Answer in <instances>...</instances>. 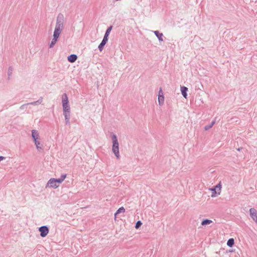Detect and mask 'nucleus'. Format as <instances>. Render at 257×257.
Listing matches in <instances>:
<instances>
[{
	"label": "nucleus",
	"mask_w": 257,
	"mask_h": 257,
	"mask_svg": "<svg viewBox=\"0 0 257 257\" xmlns=\"http://www.w3.org/2000/svg\"><path fill=\"white\" fill-rule=\"evenodd\" d=\"M42 101H43V97H40V98L37 101L27 103V104H29V105H38V104H41L42 102Z\"/></svg>",
	"instance_id": "15"
},
{
	"label": "nucleus",
	"mask_w": 257,
	"mask_h": 257,
	"mask_svg": "<svg viewBox=\"0 0 257 257\" xmlns=\"http://www.w3.org/2000/svg\"><path fill=\"white\" fill-rule=\"evenodd\" d=\"M234 243V240L233 238H229L227 242V245L229 247H232Z\"/></svg>",
	"instance_id": "18"
},
{
	"label": "nucleus",
	"mask_w": 257,
	"mask_h": 257,
	"mask_svg": "<svg viewBox=\"0 0 257 257\" xmlns=\"http://www.w3.org/2000/svg\"><path fill=\"white\" fill-rule=\"evenodd\" d=\"M211 128V126L209 124H208V125H207L205 126L204 130L207 131V130H209Z\"/></svg>",
	"instance_id": "25"
},
{
	"label": "nucleus",
	"mask_w": 257,
	"mask_h": 257,
	"mask_svg": "<svg viewBox=\"0 0 257 257\" xmlns=\"http://www.w3.org/2000/svg\"><path fill=\"white\" fill-rule=\"evenodd\" d=\"M63 115H64V117H65V121L66 124L69 125L70 124L69 119H70V112L63 113Z\"/></svg>",
	"instance_id": "11"
},
{
	"label": "nucleus",
	"mask_w": 257,
	"mask_h": 257,
	"mask_svg": "<svg viewBox=\"0 0 257 257\" xmlns=\"http://www.w3.org/2000/svg\"><path fill=\"white\" fill-rule=\"evenodd\" d=\"M60 34H58L56 32H54V33H53V38H56L57 39H58L60 36Z\"/></svg>",
	"instance_id": "24"
},
{
	"label": "nucleus",
	"mask_w": 257,
	"mask_h": 257,
	"mask_svg": "<svg viewBox=\"0 0 257 257\" xmlns=\"http://www.w3.org/2000/svg\"><path fill=\"white\" fill-rule=\"evenodd\" d=\"M155 36L158 38V40L160 42H162L163 41V33H160L158 31H155L153 32Z\"/></svg>",
	"instance_id": "10"
},
{
	"label": "nucleus",
	"mask_w": 257,
	"mask_h": 257,
	"mask_svg": "<svg viewBox=\"0 0 257 257\" xmlns=\"http://www.w3.org/2000/svg\"><path fill=\"white\" fill-rule=\"evenodd\" d=\"M13 70V69L12 66H10L9 67L8 71V74L9 77H10L12 75Z\"/></svg>",
	"instance_id": "22"
},
{
	"label": "nucleus",
	"mask_w": 257,
	"mask_h": 257,
	"mask_svg": "<svg viewBox=\"0 0 257 257\" xmlns=\"http://www.w3.org/2000/svg\"><path fill=\"white\" fill-rule=\"evenodd\" d=\"M66 177V174H62L60 178L55 179V182L57 184L61 183Z\"/></svg>",
	"instance_id": "14"
},
{
	"label": "nucleus",
	"mask_w": 257,
	"mask_h": 257,
	"mask_svg": "<svg viewBox=\"0 0 257 257\" xmlns=\"http://www.w3.org/2000/svg\"><path fill=\"white\" fill-rule=\"evenodd\" d=\"M188 91V88L185 86H181V91L183 96L185 98H187V92Z\"/></svg>",
	"instance_id": "13"
},
{
	"label": "nucleus",
	"mask_w": 257,
	"mask_h": 257,
	"mask_svg": "<svg viewBox=\"0 0 257 257\" xmlns=\"http://www.w3.org/2000/svg\"><path fill=\"white\" fill-rule=\"evenodd\" d=\"M124 212H125V209L124 208V207H121L115 213L114 216H115V217H116V215L117 214H118L119 213H123Z\"/></svg>",
	"instance_id": "19"
},
{
	"label": "nucleus",
	"mask_w": 257,
	"mask_h": 257,
	"mask_svg": "<svg viewBox=\"0 0 257 257\" xmlns=\"http://www.w3.org/2000/svg\"><path fill=\"white\" fill-rule=\"evenodd\" d=\"M28 104H23L22 105H21L20 107V109H25V107L26 105H28Z\"/></svg>",
	"instance_id": "26"
},
{
	"label": "nucleus",
	"mask_w": 257,
	"mask_h": 257,
	"mask_svg": "<svg viewBox=\"0 0 257 257\" xmlns=\"http://www.w3.org/2000/svg\"><path fill=\"white\" fill-rule=\"evenodd\" d=\"M215 189H216V188L215 187L214 188L211 189V191H213L212 193H214L215 194L216 193V192L215 191Z\"/></svg>",
	"instance_id": "29"
},
{
	"label": "nucleus",
	"mask_w": 257,
	"mask_h": 257,
	"mask_svg": "<svg viewBox=\"0 0 257 257\" xmlns=\"http://www.w3.org/2000/svg\"><path fill=\"white\" fill-rule=\"evenodd\" d=\"M78 57L76 54H71L67 57L68 61L70 63H74L75 62Z\"/></svg>",
	"instance_id": "9"
},
{
	"label": "nucleus",
	"mask_w": 257,
	"mask_h": 257,
	"mask_svg": "<svg viewBox=\"0 0 257 257\" xmlns=\"http://www.w3.org/2000/svg\"><path fill=\"white\" fill-rule=\"evenodd\" d=\"M64 16L63 14L59 13L56 19V26L64 28Z\"/></svg>",
	"instance_id": "4"
},
{
	"label": "nucleus",
	"mask_w": 257,
	"mask_h": 257,
	"mask_svg": "<svg viewBox=\"0 0 257 257\" xmlns=\"http://www.w3.org/2000/svg\"><path fill=\"white\" fill-rule=\"evenodd\" d=\"M212 222L211 220L208 219H203L201 222L202 225H206L210 224Z\"/></svg>",
	"instance_id": "17"
},
{
	"label": "nucleus",
	"mask_w": 257,
	"mask_h": 257,
	"mask_svg": "<svg viewBox=\"0 0 257 257\" xmlns=\"http://www.w3.org/2000/svg\"><path fill=\"white\" fill-rule=\"evenodd\" d=\"M34 142L35 143V144L36 145L37 149L38 151H40L41 150H43V149L42 147L41 146V143L39 141H38V140H36Z\"/></svg>",
	"instance_id": "16"
},
{
	"label": "nucleus",
	"mask_w": 257,
	"mask_h": 257,
	"mask_svg": "<svg viewBox=\"0 0 257 257\" xmlns=\"http://www.w3.org/2000/svg\"><path fill=\"white\" fill-rule=\"evenodd\" d=\"M39 231L40 232V236L42 237H44L48 234L49 229L47 226L44 225L40 227L39 228Z\"/></svg>",
	"instance_id": "5"
},
{
	"label": "nucleus",
	"mask_w": 257,
	"mask_h": 257,
	"mask_svg": "<svg viewBox=\"0 0 257 257\" xmlns=\"http://www.w3.org/2000/svg\"><path fill=\"white\" fill-rule=\"evenodd\" d=\"M62 106L63 113L70 112V108L68 104V99L66 93H64L62 95Z\"/></svg>",
	"instance_id": "3"
},
{
	"label": "nucleus",
	"mask_w": 257,
	"mask_h": 257,
	"mask_svg": "<svg viewBox=\"0 0 257 257\" xmlns=\"http://www.w3.org/2000/svg\"><path fill=\"white\" fill-rule=\"evenodd\" d=\"M112 29V26H110L107 29L106 31H105V33L104 36L103 37V38L102 39V41H101L100 44L99 45L98 47V49L100 51H101L103 50L104 46L107 42L108 37Z\"/></svg>",
	"instance_id": "2"
},
{
	"label": "nucleus",
	"mask_w": 257,
	"mask_h": 257,
	"mask_svg": "<svg viewBox=\"0 0 257 257\" xmlns=\"http://www.w3.org/2000/svg\"><path fill=\"white\" fill-rule=\"evenodd\" d=\"M32 137L34 141L37 140L38 139L39 133L37 131L35 130H33L32 131Z\"/></svg>",
	"instance_id": "12"
},
{
	"label": "nucleus",
	"mask_w": 257,
	"mask_h": 257,
	"mask_svg": "<svg viewBox=\"0 0 257 257\" xmlns=\"http://www.w3.org/2000/svg\"><path fill=\"white\" fill-rule=\"evenodd\" d=\"M158 101L160 105H162L164 101V97L162 89H161L159 92Z\"/></svg>",
	"instance_id": "8"
},
{
	"label": "nucleus",
	"mask_w": 257,
	"mask_h": 257,
	"mask_svg": "<svg viewBox=\"0 0 257 257\" xmlns=\"http://www.w3.org/2000/svg\"><path fill=\"white\" fill-rule=\"evenodd\" d=\"M142 224V223L141 221H138L135 225L136 228H137V229L139 228L141 226Z\"/></svg>",
	"instance_id": "23"
},
{
	"label": "nucleus",
	"mask_w": 257,
	"mask_h": 257,
	"mask_svg": "<svg viewBox=\"0 0 257 257\" xmlns=\"http://www.w3.org/2000/svg\"><path fill=\"white\" fill-rule=\"evenodd\" d=\"M111 138L112 140V150L117 159L119 158V144L117 141V137L115 134H112Z\"/></svg>",
	"instance_id": "1"
},
{
	"label": "nucleus",
	"mask_w": 257,
	"mask_h": 257,
	"mask_svg": "<svg viewBox=\"0 0 257 257\" xmlns=\"http://www.w3.org/2000/svg\"><path fill=\"white\" fill-rule=\"evenodd\" d=\"M63 29H64V28L55 26V30H54V32L60 34Z\"/></svg>",
	"instance_id": "20"
},
{
	"label": "nucleus",
	"mask_w": 257,
	"mask_h": 257,
	"mask_svg": "<svg viewBox=\"0 0 257 257\" xmlns=\"http://www.w3.org/2000/svg\"><path fill=\"white\" fill-rule=\"evenodd\" d=\"M215 122V120H213L212 121L210 124H209V125L211 126V127H212L213 126V125L214 124Z\"/></svg>",
	"instance_id": "27"
},
{
	"label": "nucleus",
	"mask_w": 257,
	"mask_h": 257,
	"mask_svg": "<svg viewBox=\"0 0 257 257\" xmlns=\"http://www.w3.org/2000/svg\"><path fill=\"white\" fill-rule=\"evenodd\" d=\"M219 188V191H220V189H221V185L220 184H218L216 187L215 188Z\"/></svg>",
	"instance_id": "28"
},
{
	"label": "nucleus",
	"mask_w": 257,
	"mask_h": 257,
	"mask_svg": "<svg viewBox=\"0 0 257 257\" xmlns=\"http://www.w3.org/2000/svg\"><path fill=\"white\" fill-rule=\"evenodd\" d=\"M5 158L3 156H0V162L3 160H4Z\"/></svg>",
	"instance_id": "30"
},
{
	"label": "nucleus",
	"mask_w": 257,
	"mask_h": 257,
	"mask_svg": "<svg viewBox=\"0 0 257 257\" xmlns=\"http://www.w3.org/2000/svg\"><path fill=\"white\" fill-rule=\"evenodd\" d=\"M249 214L251 218L257 224V210L254 208H251L249 209Z\"/></svg>",
	"instance_id": "7"
},
{
	"label": "nucleus",
	"mask_w": 257,
	"mask_h": 257,
	"mask_svg": "<svg viewBox=\"0 0 257 257\" xmlns=\"http://www.w3.org/2000/svg\"><path fill=\"white\" fill-rule=\"evenodd\" d=\"M215 194L214 193H212V194L211 195V197H215Z\"/></svg>",
	"instance_id": "31"
},
{
	"label": "nucleus",
	"mask_w": 257,
	"mask_h": 257,
	"mask_svg": "<svg viewBox=\"0 0 257 257\" xmlns=\"http://www.w3.org/2000/svg\"><path fill=\"white\" fill-rule=\"evenodd\" d=\"M59 185L57 184V183L55 181V178H51L47 183L46 186V188L47 187H51L53 188H57L58 187Z\"/></svg>",
	"instance_id": "6"
},
{
	"label": "nucleus",
	"mask_w": 257,
	"mask_h": 257,
	"mask_svg": "<svg viewBox=\"0 0 257 257\" xmlns=\"http://www.w3.org/2000/svg\"><path fill=\"white\" fill-rule=\"evenodd\" d=\"M57 41H58V39L53 38L52 39L50 44H49V47L53 48L54 47V46L55 45V44L56 43Z\"/></svg>",
	"instance_id": "21"
}]
</instances>
